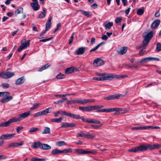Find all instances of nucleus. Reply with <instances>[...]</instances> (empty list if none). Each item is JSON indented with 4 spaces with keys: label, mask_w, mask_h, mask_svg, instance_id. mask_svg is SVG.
Wrapping results in <instances>:
<instances>
[{
    "label": "nucleus",
    "mask_w": 161,
    "mask_h": 161,
    "mask_svg": "<svg viewBox=\"0 0 161 161\" xmlns=\"http://www.w3.org/2000/svg\"><path fill=\"white\" fill-rule=\"evenodd\" d=\"M148 149H150V145H141L139 146L129 149L128 151L130 152L136 153L138 152H143L147 151Z\"/></svg>",
    "instance_id": "1"
},
{
    "label": "nucleus",
    "mask_w": 161,
    "mask_h": 161,
    "mask_svg": "<svg viewBox=\"0 0 161 161\" xmlns=\"http://www.w3.org/2000/svg\"><path fill=\"white\" fill-rule=\"evenodd\" d=\"M122 110L121 108H106L104 109H97L96 111V112H110L113 111H115V114H117L118 112H120Z\"/></svg>",
    "instance_id": "2"
},
{
    "label": "nucleus",
    "mask_w": 161,
    "mask_h": 161,
    "mask_svg": "<svg viewBox=\"0 0 161 161\" xmlns=\"http://www.w3.org/2000/svg\"><path fill=\"white\" fill-rule=\"evenodd\" d=\"M96 74L97 76H100V77L103 78L104 77H105L106 79L105 80H111L113 79V77H114V76L113 75V74L112 73H96Z\"/></svg>",
    "instance_id": "3"
},
{
    "label": "nucleus",
    "mask_w": 161,
    "mask_h": 161,
    "mask_svg": "<svg viewBox=\"0 0 161 161\" xmlns=\"http://www.w3.org/2000/svg\"><path fill=\"white\" fill-rule=\"evenodd\" d=\"M96 74L97 76H100V77L103 78L104 77H105L106 79L105 80H111L113 79V77H114V76L113 75V74L112 73H96Z\"/></svg>",
    "instance_id": "4"
},
{
    "label": "nucleus",
    "mask_w": 161,
    "mask_h": 161,
    "mask_svg": "<svg viewBox=\"0 0 161 161\" xmlns=\"http://www.w3.org/2000/svg\"><path fill=\"white\" fill-rule=\"evenodd\" d=\"M14 74L13 72H0V77L3 79H8L14 76Z\"/></svg>",
    "instance_id": "5"
},
{
    "label": "nucleus",
    "mask_w": 161,
    "mask_h": 161,
    "mask_svg": "<svg viewBox=\"0 0 161 161\" xmlns=\"http://www.w3.org/2000/svg\"><path fill=\"white\" fill-rule=\"evenodd\" d=\"M157 60L159 61L160 59L157 58L148 57L143 58L140 61V63H147L150 61Z\"/></svg>",
    "instance_id": "6"
},
{
    "label": "nucleus",
    "mask_w": 161,
    "mask_h": 161,
    "mask_svg": "<svg viewBox=\"0 0 161 161\" xmlns=\"http://www.w3.org/2000/svg\"><path fill=\"white\" fill-rule=\"evenodd\" d=\"M30 40H28L25 42L21 43V45L18 49V51L19 52H21L23 49H26L27 47L29 46Z\"/></svg>",
    "instance_id": "7"
},
{
    "label": "nucleus",
    "mask_w": 161,
    "mask_h": 161,
    "mask_svg": "<svg viewBox=\"0 0 161 161\" xmlns=\"http://www.w3.org/2000/svg\"><path fill=\"white\" fill-rule=\"evenodd\" d=\"M82 121L84 122H86L89 123L95 124H99L100 123V122L97 120L94 119H85L84 117L83 118Z\"/></svg>",
    "instance_id": "8"
},
{
    "label": "nucleus",
    "mask_w": 161,
    "mask_h": 161,
    "mask_svg": "<svg viewBox=\"0 0 161 161\" xmlns=\"http://www.w3.org/2000/svg\"><path fill=\"white\" fill-rule=\"evenodd\" d=\"M119 94H114L106 97L104 98V99L107 100H110L115 99H118L120 97Z\"/></svg>",
    "instance_id": "9"
},
{
    "label": "nucleus",
    "mask_w": 161,
    "mask_h": 161,
    "mask_svg": "<svg viewBox=\"0 0 161 161\" xmlns=\"http://www.w3.org/2000/svg\"><path fill=\"white\" fill-rule=\"evenodd\" d=\"M15 135V134H4L0 136V139H7L12 138Z\"/></svg>",
    "instance_id": "10"
},
{
    "label": "nucleus",
    "mask_w": 161,
    "mask_h": 161,
    "mask_svg": "<svg viewBox=\"0 0 161 161\" xmlns=\"http://www.w3.org/2000/svg\"><path fill=\"white\" fill-rule=\"evenodd\" d=\"M31 114V112L28 111L24 112L22 114H19L18 115L19 118L20 119V121L22 120L23 119H25L29 115Z\"/></svg>",
    "instance_id": "11"
},
{
    "label": "nucleus",
    "mask_w": 161,
    "mask_h": 161,
    "mask_svg": "<svg viewBox=\"0 0 161 161\" xmlns=\"http://www.w3.org/2000/svg\"><path fill=\"white\" fill-rule=\"evenodd\" d=\"M104 63V61L99 58L95 59L94 62L93 64H96L97 66H99L103 64Z\"/></svg>",
    "instance_id": "12"
},
{
    "label": "nucleus",
    "mask_w": 161,
    "mask_h": 161,
    "mask_svg": "<svg viewBox=\"0 0 161 161\" xmlns=\"http://www.w3.org/2000/svg\"><path fill=\"white\" fill-rule=\"evenodd\" d=\"M85 47H80L75 51V54L77 55L83 54L85 53Z\"/></svg>",
    "instance_id": "13"
},
{
    "label": "nucleus",
    "mask_w": 161,
    "mask_h": 161,
    "mask_svg": "<svg viewBox=\"0 0 161 161\" xmlns=\"http://www.w3.org/2000/svg\"><path fill=\"white\" fill-rule=\"evenodd\" d=\"M24 144V142H20L17 143H10L8 145V147L10 148L12 147H18L19 146H21Z\"/></svg>",
    "instance_id": "14"
},
{
    "label": "nucleus",
    "mask_w": 161,
    "mask_h": 161,
    "mask_svg": "<svg viewBox=\"0 0 161 161\" xmlns=\"http://www.w3.org/2000/svg\"><path fill=\"white\" fill-rule=\"evenodd\" d=\"M160 21L159 19H156L154 21L151 25V28L155 29L160 24Z\"/></svg>",
    "instance_id": "15"
},
{
    "label": "nucleus",
    "mask_w": 161,
    "mask_h": 161,
    "mask_svg": "<svg viewBox=\"0 0 161 161\" xmlns=\"http://www.w3.org/2000/svg\"><path fill=\"white\" fill-rule=\"evenodd\" d=\"M68 115V117H70L72 118L75 119H81L82 120L83 118H84V116L81 117L79 115L71 114L70 113H69Z\"/></svg>",
    "instance_id": "16"
},
{
    "label": "nucleus",
    "mask_w": 161,
    "mask_h": 161,
    "mask_svg": "<svg viewBox=\"0 0 161 161\" xmlns=\"http://www.w3.org/2000/svg\"><path fill=\"white\" fill-rule=\"evenodd\" d=\"M52 19V17H50L48 18V20L46 24V31H48L49 29L51 27V21Z\"/></svg>",
    "instance_id": "17"
},
{
    "label": "nucleus",
    "mask_w": 161,
    "mask_h": 161,
    "mask_svg": "<svg viewBox=\"0 0 161 161\" xmlns=\"http://www.w3.org/2000/svg\"><path fill=\"white\" fill-rule=\"evenodd\" d=\"M42 145V143L40 142H36L33 143V144L31 146V147L34 149H36L38 147L41 149Z\"/></svg>",
    "instance_id": "18"
},
{
    "label": "nucleus",
    "mask_w": 161,
    "mask_h": 161,
    "mask_svg": "<svg viewBox=\"0 0 161 161\" xmlns=\"http://www.w3.org/2000/svg\"><path fill=\"white\" fill-rule=\"evenodd\" d=\"M127 50V47H124L120 48L119 50L118 51V53L120 55H122L126 53Z\"/></svg>",
    "instance_id": "19"
},
{
    "label": "nucleus",
    "mask_w": 161,
    "mask_h": 161,
    "mask_svg": "<svg viewBox=\"0 0 161 161\" xmlns=\"http://www.w3.org/2000/svg\"><path fill=\"white\" fill-rule=\"evenodd\" d=\"M153 36V32L152 31H150L148 33L147 35L144 36L143 37H144V38L150 41L152 38Z\"/></svg>",
    "instance_id": "20"
},
{
    "label": "nucleus",
    "mask_w": 161,
    "mask_h": 161,
    "mask_svg": "<svg viewBox=\"0 0 161 161\" xmlns=\"http://www.w3.org/2000/svg\"><path fill=\"white\" fill-rule=\"evenodd\" d=\"M30 5L35 11H37L40 8V6L38 3H30Z\"/></svg>",
    "instance_id": "21"
},
{
    "label": "nucleus",
    "mask_w": 161,
    "mask_h": 161,
    "mask_svg": "<svg viewBox=\"0 0 161 161\" xmlns=\"http://www.w3.org/2000/svg\"><path fill=\"white\" fill-rule=\"evenodd\" d=\"M25 81V79L24 77H22L17 79L15 83L16 85H18L22 84Z\"/></svg>",
    "instance_id": "22"
},
{
    "label": "nucleus",
    "mask_w": 161,
    "mask_h": 161,
    "mask_svg": "<svg viewBox=\"0 0 161 161\" xmlns=\"http://www.w3.org/2000/svg\"><path fill=\"white\" fill-rule=\"evenodd\" d=\"M51 147L48 144L42 143L41 149L44 150H48L51 149Z\"/></svg>",
    "instance_id": "23"
},
{
    "label": "nucleus",
    "mask_w": 161,
    "mask_h": 161,
    "mask_svg": "<svg viewBox=\"0 0 161 161\" xmlns=\"http://www.w3.org/2000/svg\"><path fill=\"white\" fill-rule=\"evenodd\" d=\"M104 25L105 27V30H109L112 26L113 25V23L112 22H109L108 23L104 24Z\"/></svg>",
    "instance_id": "24"
},
{
    "label": "nucleus",
    "mask_w": 161,
    "mask_h": 161,
    "mask_svg": "<svg viewBox=\"0 0 161 161\" xmlns=\"http://www.w3.org/2000/svg\"><path fill=\"white\" fill-rule=\"evenodd\" d=\"M61 153V151L58 149L53 150L51 152V154L53 155H56Z\"/></svg>",
    "instance_id": "25"
},
{
    "label": "nucleus",
    "mask_w": 161,
    "mask_h": 161,
    "mask_svg": "<svg viewBox=\"0 0 161 161\" xmlns=\"http://www.w3.org/2000/svg\"><path fill=\"white\" fill-rule=\"evenodd\" d=\"M74 70V68L73 67H69L67 68L65 71L66 74H70L73 73Z\"/></svg>",
    "instance_id": "26"
},
{
    "label": "nucleus",
    "mask_w": 161,
    "mask_h": 161,
    "mask_svg": "<svg viewBox=\"0 0 161 161\" xmlns=\"http://www.w3.org/2000/svg\"><path fill=\"white\" fill-rule=\"evenodd\" d=\"M79 108L80 110L86 111H91V109L90 108V106L86 107H80Z\"/></svg>",
    "instance_id": "27"
},
{
    "label": "nucleus",
    "mask_w": 161,
    "mask_h": 161,
    "mask_svg": "<svg viewBox=\"0 0 161 161\" xmlns=\"http://www.w3.org/2000/svg\"><path fill=\"white\" fill-rule=\"evenodd\" d=\"M150 149L152 150L155 149H158L161 147V145L159 144H154L153 145H150Z\"/></svg>",
    "instance_id": "28"
},
{
    "label": "nucleus",
    "mask_w": 161,
    "mask_h": 161,
    "mask_svg": "<svg viewBox=\"0 0 161 161\" xmlns=\"http://www.w3.org/2000/svg\"><path fill=\"white\" fill-rule=\"evenodd\" d=\"M63 120L62 117H60L59 118H54L51 119L50 121L52 122L60 123Z\"/></svg>",
    "instance_id": "29"
},
{
    "label": "nucleus",
    "mask_w": 161,
    "mask_h": 161,
    "mask_svg": "<svg viewBox=\"0 0 161 161\" xmlns=\"http://www.w3.org/2000/svg\"><path fill=\"white\" fill-rule=\"evenodd\" d=\"M50 65L49 64H47L43 65L42 67L38 69V71L39 72H41L43 70L48 68L50 66Z\"/></svg>",
    "instance_id": "30"
},
{
    "label": "nucleus",
    "mask_w": 161,
    "mask_h": 161,
    "mask_svg": "<svg viewBox=\"0 0 161 161\" xmlns=\"http://www.w3.org/2000/svg\"><path fill=\"white\" fill-rule=\"evenodd\" d=\"M8 120L10 124L13 122L20 121V118H19V117L17 118L14 117L11 119H10Z\"/></svg>",
    "instance_id": "31"
},
{
    "label": "nucleus",
    "mask_w": 161,
    "mask_h": 161,
    "mask_svg": "<svg viewBox=\"0 0 161 161\" xmlns=\"http://www.w3.org/2000/svg\"><path fill=\"white\" fill-rule=\"evenodd\" d=\"M43 12L41 13L38 16L37 18H43L45 17L46 14V10L44 9H43Z\"/></svg>",
    "instance_id": "32"
},
{
    "label": "nucleus",
    "mask_w": 161,
    "mask_h": 161,
    "mask_svg": "<svg viewBox=\"0 0 161 161\" xmlns=\"http://www.w3.org/2000/svg\"><path fill=\"white\" fill-rule=\"evenodd\" d=\"M50 128L49 127H44V130L42 133V134H47L50 133Z\"/></svg>",
    "instance_id": "33"
},
{
    "label": "nucleus",
    "mask_w": 161,
    "mask_h": 161,
    "mask_svg": "<svg viewBox=\"0 0 161 161\" xmlns=\"http://www.w3.org/2000/svg\"><path fill=\"white\" fill-rule=\"evenodd\" d=\"M10 125V123L9 120H8L5 122H3L0 123V126L2 127H8Z\"/></svg>",
    "instance_id": "34"
},
{
    "label": "nucleus",
    "mask_w": 161,
    "mask_h": 161,
    "mask_svg": "<svg viewBox=\"0 0 161 161\" xmlns=\"http://www.w3.org/2000/svg\"><path fill=\"white\" fill-rule=\"evenodd\" d=\"M23 8L22 7L19 8H18L15 11V15L16 16H17V15L20 13H23Z\"/></svg>",
    "instance_id": "35"
},
{
    "label": "nucleus",
    "mask_w": 161,
    "mask_h": 161,
    "mask_svg": "<svg viewBox=\"0 0 161 161\" xmlns=\"http://www.w3.org/2000/svg\"><path fill=\"white\" fill-rule=\"evenodd\" d=\"M66 144V143L64 141H58L56 143V145L59 147H62Z\"/></svg>",
    "instance_id": "36"
},
{
    "label": "nucleus",
    "mask_w": 161,
    "mask_h": 161,
    "mask_svg": "<svg viewBox=\"0 0 161 161\" xmlns=\"http://www.w3.org/2000/svg\"><path fill=\"white\" fill-rule=\"evenodd\" d=\"M51 108H48L46 109L41 111L42 115H44L50 113L49 112V109H51Z\"/></svg>",
    "instance_id": "37"
},
{
    "label": "nucleus",
    "mask_w": 161,
    "mask_h": 161,
    "mask_svg": "<svg viewBox=\"0 0 161 161\" xmlns=\"http://www.w3.org/2000/svg\"><path fill=\"white\" fill-rule=\"evenodd\" d=\"M61 153H67L72 152V149L69 148V149H64L61 150Z\"/></svg>",
    "instance_id": "38"
},
{
    "label": "nucleus",
    "mask_w": 161,
    "mask_h": 161,
    "mask_svg": "<svg viewBox=\"0 0 161 161\" xmlns=\"http://www.w3.org/2000/svg\"><path fill=\"white\" fill-rule=\"evenodd\" d=\"M66 77V76L64 74H62L61 73H60L59 74L57 75L56 78L57 79H62Z\"/></svg>",
    "instance_id": "39"
},
{
    "label": "nucleus",
    "mask_w": 161,
    "mask_h": 161,
    "mask_svg": "<svg viewBox=\"0 0 161 161\" xmlns=\"http://www.w3.org/2000/svg\"><path fill=\"white\" fill-rule=\"evenodd\" d=\"M113 75L114 76V77H113V79L114 78H117V79H119L120 78H126L127 77H128V76L127 75H114L113 74Z\"/></svg>",
    "instance_id": "40"
},
{
    "label": "nucleus",
    "mask_w": 161,
    "mask_h": 161,
    "mask_svg": "<svg viewBox=\"0 0 161 161\" xmlns=\"http://www.w3.org/2000/svg\"><path fill=\"white\" fill-rule=\"evenodd\" d=\"M40 130V129L38 128H31L29 130H28V132L29 133H33L34 132H35L37 131Z\"/></svg>",
    "instance_id": "41"
},
{
    "label": "nucleus",
    "mask_w": 161,
    "mask_h": 161,
    "mask_svg": "<svg viewBox=\"0 0 161 161\" xmlns=\"http://www.w3.org/2000/svg\"><path fill=\"white\" fill-rule=\"evenodd\" d=\"M31 161H45V159L43 158H32L31 159Z\"/></svg>",
    "instance_id": "42"
},
{
    "label": "nucleus",
    "mask_w": 161,
    "mask_h": 161,
    "mask_svg": "<svg viewBox=\"0 0 161 161\" xmlns=\"http://www.w3.org/2000/svg\"><path fill=\"white\" fill-rule=\"evenodd\" d=\"M122 18L121 17H117L115 19L116 23L119 25H120L122 21Z\"/></svg>",
    "instance_id": "43"
},
{
    "label": "nucleus",
    "mask_w": 161,
    "mask_h": 161,
    "mask_svg": "<svg viewBox=\"0 0 161 161\" xmlns=\"http://www.w3.org/2000/svg\"><path fill=\"white\" fill-rule=\"evenodd\" d=\"M144 13V10L141 8H139L137 11V14L138 15H142Z\"/></svg>",
    "instance_id": "44"
},
{
    "label": "nucleus",
    "mask_w": 161,
    "mask_h": 161,
    "mask_svg": "<svg viewBox=\"0 0 161 161\" xmlns=\"http://www.w3.org/2000/svg\"><path fill=\"white\" fill-rule=\"evenodd\" d=\"M80 11L81 12L82 14L88 17H90L91 16V15L89 14L88 12L84 11L83 10H80Z\"/></svg>",
    "instance_id": "45"
},
{
    "label": "nucleus",
    "mask_w": 161,
    "mask_h": 161,
    "mask_svg": "<svg viewBox=\"0 0 161 161\" xmlns=\"http://www.w3.org/2000/svg\"><path fill=\"white\" fill-rule=\"evenodd\" d=\"M86 134H85L84 133L80 132L78 133H77V135H76V137H85Z\"/></svg>",
    "instance_id": "46"
},
{
    "label": "nucleus",
    "mask_w": 161,
    "mask_h": 161,
    "mask_svg": "<svg viewBox=\"0 0 161 161\" xmlns=\"http://www.w3.org/2000/svg\"><path fill=\"white\" fill-rule=\"evenodd\" d=\"M105 77H93V80H96L98 81L105 80L106 79Z\"/></svg>",
    "instance_id": "47"
},
{
    "label": "nucleus",
    "mask_w": 161,
    "mask_h": 161,
    "mask_svg": "<svg viewBox=\"0 0 161 161\" xmlns=\"http://www.w3.org/2000/svg\"><path fill=\"white\" fill-rule=\"evenodd\" d=\"M40 105V104L39 103H36V104H34L33 105V106L31 107L30 109L31 110H33L38 108L39 105Z\"/></svg>",
    "instance_id": "48"
},
{
    "label": "nucleus",
    "mask_w": 161,
    "mask_h": 161,
    "mask_svg": "<svg viewBox=\"0 0 161 161\" xmlns=\"http://www.w3.org/2000/svg\"><path fill=\"white\" fill-rule=\"evenodd\" d=\"M10 94V93L6 92H0V97H3V96H7V95Z\"/></svg>",
    "instance_id": "49"
},
{
    "label": "nucleus",
    "mask_w": 161,
    "mask_h": 161,
    "mask_svg": "<svg viewBox=\"0 0 161 161\" xmlns=\"http://www.w3.org/2000/svg\"><path fill=\"white\" fill-rule=\"evenodd\" d=\"M156 49L158 52L161 51V44L160 43L158 42L157 44Z\"/></svg>",
    "instance_id": "50"
},
{
    "label": "nucleus",
    "mask_w": 161,
    "mask_h": 161,
    "mask_svg": "<svg viewBox=\"0 0 161 161\" xmlns=\"http://www.w3.org/2000/svg\"><path fill=\"white\" fill-rule=\"evenodd\" d=\"M133 130H144V126L136 127L132 128Z\"/></svg>",
    "instance_id": "51"
},
{
    "label": "nucleus",
    "mask_w": 161,
    "mask_h": 161,
    "mask_svg": "<svg viewBox=\"0 0 161 161\" xmlns=\"http://www.w3.org/2000/svg\"><path fill=\"white\" fill-rule=\"evenodd\" d=\"M74 34H75V33L73 32L72 33V35L70 37V39L69 40V44H71L73 42V40H74Z\"/></svg>",
    "instance_id": "52"
},
{
    "label": "nucleus",
    "mask_w": 161,
    "mask_h": 161,
    "mask_svg": "<svg viewBox=\"0 0 161 161\" xmlns=\"http://www.w3.org/2000/svg\"><path fill=\"white\" fill-rule=\"evenodd\" d=\"M150 41L144 38V40L142 41V44L143 46H145V47L148 44Z\"/></svg>",
    "instance_id": "53"
},
{
    "label": "nucleus",
    "mask_w": 161,
    "mask_h": 161,
    "mask_svg": "<svg viewBox=\"0 0 161 161\" xmlns=\"http://www.w3.org/2000/svg\"><path fill=\"white\" fill-rule=\"evenodd\" d=\"M94 137V136L90 134H86L85 138L89 139H92Z\"/></svg>",
    "instance_id": "54"
},
{
    "label": "nucleus",
    "mask_w": 161,
    "mask_h": 161,
    "mask_svg": "<svg viewBox=\"0 0 161 161\" xmlns=\"http://www.w3.org/2000/svg\"><path fill=\"white\" fill-rule=\"evenodd\" d=\"M75 151L78 153L83 154V150L82 149H76Z\"/></svg>",
    "instance_id": "55"
},
{
    "label": "nucleus",
    "mask_w": 161,
    "mask_h": 161,
    "mask_svg": "<svg viewBox=\"0 0 161 161\" xmlns=\"http://www.w3.org/2000/svg\"><path fill=\"white\" fill-rule=\"evenodd\" d=\"M69 123H63L61 125V128L68 127Z\"/></svg>",
    "instance_id": "56"
},
{
    "label": "nucleus",
    "mask_w": 161,
    "mask_h": 161,
    "mask_svg": "<svg viewBox=\"0 0 161 161\" xmlns=\"http://www.w3.org/2000/svg\"><path fill=\"white\" fill-rule=\"evenodd\" d=\"M52 38H53L52 37H50V38H47V39L40 40L39 42H45L47 41H48L51 40L52 39Z\"/></svg>",
    "instance_id": "57"
},
{
    "label": "nucleus",
    "mask_w": 161,
    "mask_h": 161,
    "mask_svg": "<svg viewBox=\"0 0 161 161\" xmlns=\"http://www.w3.org/2000/svg\"><path fill=\"white\" fill-rule=\"evenodd\" d=\"M60 114L68 117L69 112H67L66 111H60Z\"/></svg>",
    "instance_id": "58"
},
{
    "label": "nucleus",
    "mask_w": 161,
    "mask_h": 161,
    "mask_svg": "<svg viewBox=\"0 0 161 161\" xmlns=\"http://www.w3.org/2000/svg\"><path fill=\"white\" fill-rule=\"evenodd\" d=\"M42 115V114L41 111H40L35 114L33 115V117H36Z\"/></svg>",
    "instance_id": "59"
},
{
    "label": "nucleus",
    "mask_w": 161,
    "mask_h": 161,
    "mask_svg": "<svg viewBox=\"0 0 161 161\" xmlns=\"http://www.w3.org/2000/svg\"><path fill=\"white\" fill-rule=\"evenodd\" d=\"M102 125V124H101L100 125V126H98L96 125H90V126L91 127H93V128L95 129H97L98 128H99Z\"/></svg>",
    "instance_id": "60"
},
{
    "label": "nucleus",
    "mask_w": 161,
    "mask_h": 161,
    "mask_svg": "<svg viewBox=\"0 0 161 161\" xmlns=\"http://www.w3.org/2000/svg\"><path fill=\"white\" fill-rule=\"evenodd\" d=\"M13 98V97L11 96H7L6 97V99L7 102L12 100Z\"/></svg>",
    "instance_id": "61"
},
{
    "label": "nucleus",
    "mask_w": 161,
    "mask_h": 161,
    "mask_svg": "<svg viewBox=\"0 0 161 161\" xmlns=\"http://www.w3.org/2000/svg\"><path fill=\"white\" fill-rule=\"evenodd\" d=\"M90 108L91 109V111H92L93 110H96L98 109L97 105L90 106Z\"/></svg>",
    "instance_id": "62"
},
{
    "label": "nucleus",
    "mask_w": 161,
    "mask_h": 161,
    "mask_svg": "<svg viewBox=\"0 0 161 161\" xmlns=\"http://www.w3.org/2000/svg\"><path fill=\"white\" fill-rule=\"evenodd\" d=\"M2 86L3 88H8L9 87V85L8 83H3L2 84Z\"/></svg>",
    "instance_id": "63"
},
{
    "label": "nucleus",
    "mask_w": 161,
    "mask_h": 161,
    "mask_svg": "<svg viewBox=\"0 0 161 161\" xmlns=\"http://www.w3.org/2000/svg\"><path fill=\"white\" fill-rule=\"evenodd\" d=\"M76 125H77L76 124L69 123L68 127H75Z\"/></svg>",
    "instance_id": "64"
}]
</instances>
